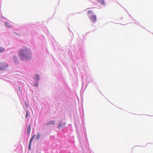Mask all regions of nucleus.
Returning <instances> with one entry per match:
<instances>
[{
    "label": "nucleus",
    "mask_w": 153,
    "mask_h": 153,
    "mask_svg": "<svg viewBox=\"0 0 153 153\" xmlns=\"http://www.w3.org/2000/svg\"><path fill=\"white\" fill-rule=\"evenodd\" d=\"M55 123V122L54 121H50L47 123V125H49L51 124H54Z\"/></svg>",
    "instance_id": "nucleus-6"
},
{
    "label": "nucleus",
    "mask_w": 153,
    "mask_h": 153,
    "mask_svg": "<svg viewBox=\"0 0 153 153\" xmlns=\"http://www.w3.org/2000/svg\"><path fill=\"white\" fill-rule=\"evenodd\" d=\"M35 78L36 80H39V75L37 74L35 75Z\"/></svg>",
    "instance_id": "nucleus-10"
},
{
    "label": "nucleus",
    "mask_w": 153,
    "mask_h": 153,
    "mask_svg": "<svg viewBox=\"0 0 153 153\" xmlns=\"http://www.w3.org/2000/svg\"><path fill=\"white\" fill-rule=\"evenodd\" d=\"M89 18L91 21L95 23L97 21V17L96 15L90 16Z\"/></svg>",
    "instance_id": "nucleus-3"
},
{
    "label": "nucleus",
    "mask_w": 153,
    "mask_h": 153,
    "mask_svg": "<svg viewBox=\"0 0 153 153\" xmlns=\"http://www.w3.org/2000/svg\"><path fill=\"white\" fill-rule=\"evenodd\" d=\"M137 147H138V146H135V147H134V148H135Z\"/></svg>",
    "instance_id": "nucleus-18"
},
{
    "label": "nucleus",
    "mask_w": 153,
    "mask_h": 153,
    "mask_svg": "<svg viewBox=\"0 0 153 153\" xmlns=\"http://www.w3.org/2000/svg\"><path fill=\"white\" fill-rule=\"evenodd\" d=\"M19 91H20V87L19 86Z\"/></svg>",
    "instance_id": "nucleus-17"
},
{
    "label": "nucleus",
    "mask_w": 153,
    "mask_h": 153,
    "mask_svg": "<svg viewBox=\"0 0 153 153\" xmlns=\"http://www.w3.org/2000/svg\"><path fill=\"white\" fill-rule=\"evenodd\" d=\"M8 67V64L6 63L0 62V70H3L7 68Z\"/></svg>",
    "instance_id": "nucleus-2"
},
{
    "label": "nucleus",
    "mask_w": 153,
    "mask_h": 153,
    "mask_svg": "<svg viewBox=\"0 0 153 153\" xmlns=\"http://www.w3.org/2000/svg\"><path fill=\"white\" fill-rule=\"evenodd\" d=\"M5 25L6 26L8 27H11L10 24L7 22H5Z\"/></svg>",
    "instance_id": "nucleus-8"
},
{
    "label": "nucleus",
    "mask_w": 153,
    "mask_h": 153,
    "mask_svg": "<svg viewBox=\"0 0 153 153\" xmlns=\"http://www.w3.org/2000/svg\"><path fill=\"white\" fill-rule=\"evenodd\" d=\"M13 60L16 64H18V60L17 57L16 56H14L13 58Z\"/></svg>",
    "instance_id": "nucleus-5"
},
{
    "label": "nucleus",
    "mask_w": 153,
    "mask_h": 153,
    "mask_svg": "<svg viewBox=\"0 0 153 153\" xmlns=\"http://www.w3.org/2000/svg\"><path fill=\"white\" fill-rule=\"evenodd\" d=\"M25 105H26V106L27 108H28V105H27V103H25Z\"/></svg>",
    "instance_id": "nucleus-16"
},
{
    "label": "nucleus",
    "mask_w": 153,
    "mask_h": 153,
    "mask_svg": "<svg viewBox=\"0 0 153 153\" xmlns=\"http://www.w3.org/2000/svg\"><path fill=\"white\" fill-rule=\"evenodd\" d=\"M35 136V135H34L31 137V138L30 141V143L29 144V146H28V149L29 150H30L31 149V143L32 141L33 140V137Z\"/></svg>",
    "instance_id": "nucleus-4"
},
{
    "label": "nucleus",
    "mask_w": 153,
    "mask_h": 153,
    "mask_svg": "<svg viewBox=\"0 0 153 153\" xmlns=\"http://www.w3.org/2000/svg\"><path fill=\"white\" fill-rule=\"evenodd\" d=\"M26 114L25 116V118H27L29 115V113L27 111H26Z\"/></svg>",
    "instance_id": "nucleus-14"
},
{
    "label": "nucleus",
    "mask_w": 153,
    "mask_h": 153,
    "mask_svg": "<svg viewBox=\"0 0 153 153\" xmlns=\"http://www.w3.org/2000/svg\"><path fill=\"white\" fill-rule=\"evenodd\" d=\"M30 129H31L30 126V125L29 124V125L28 127L27 128V134H29L30 133Z\"/></svg>",
    "instance_id": "nucleus-7"
},
{
    "label": "nucleus",
    "mask_w": 153,
    "mask_h": 153,
    "mask_svg": "<svg viewBox=\"0 0 153 153\" xmlns=\"http://www.w3.org/2000/svg\"><path fill=\"white\" fill-rule=\"evenodd\" d=\"M41 135V134L40 133H39L37 135V136L36 138V140H37L39 139L40 137V136Z\"/></svg>",
    "instance_id": "nucleus-9"
},
{
    "label": "nucleus",
    "mask_w": 153,
    "mask_h": 153,
    "mask_svg": "<svg viewBox=\"0 0 153 153\" xmlns=\"http://www.w3.org/2000/svg\"><path fill=\"white\" fill-rule=\"evenodd\" d=\"M4 51V49L1 47H0V53Z\"/></svg>",
    "instance_id": "nucleus-12"
},
{
    "label": "nucleus",
    "mask_w": 153,
    "mask_h": 153,
    "mask_svg": "<svg viewBox=\"0 0 153 153\" xmlns=\"http://www.w3.org/2000/svg\"><path fill=\"white\" fill-rule=\"evenodd\" d=\"M18 56L22 60H29L31 58L32 52L30 48L24 46L21 48L18 53Z\"/></svg>",
    "instance_id": "nucleus-1"
},
{
    "label": "nucleus",
    "mask_w": 153,
    "mask_h": 153,
    "mask_svg": "<svg viewBox=\"0 0 153 153\" xmlns=\"http://www.w3.org/2000/svg\"><path fill=\"white\" fill-rule=\"evenodd\" d=\"M99 2L102 4H105V1L103 0H97Z\"/></svg>",
    "instance_id": "nucleus-11"
},
{
    "label": "nucleus",
    "mask_w": 153,
    "mask_h": 153,
    "mask_svg": "<svg viewBox=\"0 0 153 153\" xmlns=\"http://www.w3.org/2000/svg\"><path fill=\"white\" fill-rule=\"evenodd\" d=\"M61 126H62V124L61 123L58 125V127L59 128H60L61 127Z\"/></svg>",
    "instance_id": "nucleus-15"
},
{
    "label": "nucleus",
    "mask_w": 153,
    "mask_h": 153,
    "mask_svg": "<svg viewBox=\"0 0 153 153\" xmlns=\"http://www.w3.org/2000/svg\"><path fill=\"white\" fill-rule=\"evenodd\" d=\"M87 13H88L89 14H92L93 13V11L92 10H90L88 11L87 12Z\"/></svg>",
    "instance_id": "nucleus-13"
}]
</instances>
